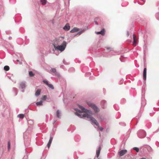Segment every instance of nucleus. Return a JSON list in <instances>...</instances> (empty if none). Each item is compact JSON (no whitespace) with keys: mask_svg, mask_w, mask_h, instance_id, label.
I'll return each mask as SVG.
<instances>
[{"mask_svg":"<svg viewBox=\"0 0 159 159\" xmlns=\"http://www.w3.org/2000/svg\"><path fill=\"white\" fill-rule=\"evenodd\" d=\"M36 104L37 106H41L43 105V101H40L39 102H37L36 103Z\"/></svg>","mask_w":159,"mask_h":159,"instance_id":"obj_20","label":"nucleus"},{"mask_svg":"<svg viewBox=\"0 0 159 159\" xmlns=\"http://www.w3.org/2000/svg\"><path fill=\"white\" fill-rule=\"evenodd\" d=\"M120 61H121V62H123V61H122L121 60V58H120Z\"/></svg>","mask_w":159,"mask_h":159,"instance_id":"obj_41","label":"nucleus"},{"mask_svg":"<svg viewBox=\"0 0 159 159\" xmlns=\"http://www.w3.org/2000/svg\"><path fill=\"white\" fill-rule=\"evenodd\" d=\"M70 28V27L69 24H66L64 27L63 28V29L66 31H68Z\"/></svg>","mask_w":159,"mask_h":159,"instance_id":"obj_9","label":"nucleus"},{"mask_svg":"<svg viewBox=\"0 0 159 159\" xmlns=\"http://www.w3.org/2000/svg\"><path fill=\"white\" fill-rule=\"evenodd\" d=\"M110 49V48H107V49L108 50H109Z\"/></svg>","mask_w":159,"mask_h":159,"instance_id":"obj_39","label":"nucleus"},{"mask_svg":"<svg viewBox=\"0 0 159 159\" xmlns=\"http://www.w3.org/2000/svg\"><path fill=\"white\" fill-rule=\"evenodd\" d=\"M79 30V29L77 27H74L70 30V32L71 33H74L78 31Z\"/></svg>","mask_w":159,"mask_h":159,"instance_id":"obj_12","label":"nucleus"},{"mask_svg":"<svg viewBox=\"0 0 159 159\" xmlns=\"http://www.w3.org/2000/svg\"><path fill=\"white\" fill-rule=\"evenodd\" d=\"M56 120H54L53 121V124H54L56 122Z\"/></svg>","mask_w":159,"mask_h":159,"instance_id":"obj_37","label":"nucleus"},{"mask_svg":"<svg viewBox=\"0 0 159 159\" xmlns=\"http://www.w3.org/2000/svg\"><path fill=\"white\" fill-rule=\"evenodd\" d=\"M95 23L97 25H98V23L97 22H95Z\"/></svg>","mask_w":159,"mask_h":159,"instance_id":"obj_42","label":"nucleus"},{"mask_svg":"<svg viewBox=\"0 0 159 159\" xmlns=\"http://www.w3.org/2000/svg\"><path fill=\"white\" fill-rule=\"evenodd\" d=\"M52 45L51 46L52 48V50L56 55L58 56L59 54L60 51V41L59 39H55L52 41Z\"/></svg>","mask_w":159,"mask_h":159,"instance_id":"obj_2","label":"nucleus"},{"mask_svg":"<svg viewBox=\"0 0 159 159\" xmlns=\"http://www.w3.org/2000/svg\"><path fill=\"white\" fill-rule=\"evenodd\" d=\"M47 98V96L46 95H44L43 96L42 99L43 100H45Z\"/></svg>","mask_w":159,"mask_h":159,"instance_id":"obj_35","label":"nucleus"},{"mask_svg":"<svg viewBox=\"0 0 159 159\" xmlns=\"http://www.w3.org/2000/svg\"><path fill=\"white\" fill-rule=\"evenodd\" d=\"M51 143L49 142H48V143L47 145L48 148H50L51 144Z\"/></svg>","mask_w":159,"mask_h":159,"instance_id":"obj_33","label":"nucleus"},{"mask_svg":"<svg viewBox=\"0 0 159 159\" xmlns=\"http://www.w3.org/2000/svg\"><path fill=\"white\" fill-rule=\"evenodd\" d=\"M49 73L52 74L53 75L56 76L57 75V73L55 68H52L50 70Z\"/></svg>","mask_w":159,"mask_h":159,"instance_id":"obj_8","label":"nucleus"},{"mask_svg":"<svg viewBox=\"0 0 159 159\" xmlns=\"http://www.w3.org/2000/svg\"><path fill=\"white\" fill-rule=\"evenodd\" d=\"M52 139H53V137L52 136H50L49 140V142H51L52 143Z\"/></svg>","mask_w":159,"mask_h":159,"instance_id":"obj_32","label":"nucleus"},{"mask_svg":"<svg viewBox=\"0 0 159 159\" xmlns=\"http://www.w3.org/2000/svg\"><path fill=\"white\" fill-rule=\"evenodd\" d=\"M29 75L30 76L32 77V76H33L34 75V74H33L32 71H29Z\"/></svg>","mask_w":159,"mask_h":159,"instance_id":"obj_25","label":"nucleus"},{"mask_svg":"<svg viewBox=\"0 0 159 159\" xmlns=\"http://www.w3.org/2000/svg\"><path fill=\"white\" fill-rule=\"evenodd\" d=\"M4 70L6 71H8L9 69V67L8 66H5L4 67Z\"/></svg>","mask_w":159,"mask_h":159,"instance_id":"obj_23","label":"nucleus"},{"mask_svg":"<svg viewBox=\"0 0 159 159\" xmlns=\"http://www.w3.org/2000/svg\"><path fill=\"white\" fill-rule=\"evenodd\" d=\"M86 29H83L81 30L77 33V34H76V35H80L82 33L84 32L86 30Z\"/></svg>","mask_w":159,"mask_h":159,"instance_id":"obj_13","label":"nucleus"},{"mask_svg":"<svg viewBox=\"0 0 159 159\" xmlns=\"http://www.w3.org/2000/svg\"><path fill=\"white\" fill-rule=\"evenodd\" d=\"M140 159H146L144 157H143V158H142Z\"/></svg>","mask_w":159,"mask_h":159,"instance_id":"obj_38","label":"nucleus"},{"mask_svg":"<svg viewBox=\"0 0 159 159\" xmlns=\"http://www.w3.org/2000/svg\"><path fill=\"white\" fill-rule=\"evenodd\" d=\"M88 104L94 111L95 113H97L99 111V109L95 104L91 103H88Z\"/></svg>","mask_w":159,"mask_h":159,"instance_id":"obj_4","label":"nucleus"},{"mask_svg":"<svg viewBox=\"0 0 159 159\" xmlns=\"http://www.w3.org/2000/svg\"><path fill=\"white\" fill-rule=\"evenodd\" d=\"M101 150V148L100 147L99 149L96 151V157L98 158L99 157Z\"/></svg>","mask_w":159,"mask_h":159,"instance_id":"obj_14","label":"nucleus"},{"mask_svg":"<svg viewBox=\"0 0 159 159\" xmlns=\"http://www.w3.org/2000/svg\"><path fill=\"white\" fill-rule=\"evenodd\" d=\"M11 37H9V39H11Z\"/></svg>","mask_w":159,"mask_h":159,"instance_id":"obj_45","label":"nucleus"},{"mask_svg":"<svg viewBox=\"0 0 159 159\" xmlns=\"http://www.w3.org/2000/svg\"><path fill=\"white\" fill-rule=\"evenodd\" d=\"M48 86L49 88H51V89H54L53 85L52 84H49Z\"/></svg>","mask_w":159,"mask_h":159,"instance_id":"obj_24","label":"nucleus"},{"mask_svg":"<svg viewBox=\"0 0 159 159\" xmlns=\"http://www.w3.org/2000/svg\"><path fill=\"white\" fill-rule=\"evenodd\" d=\"M127 35L128 36L129 35V31L127 32Z\"/></svg>","mask_w":159,"mask_h":159,"instance_id":"obj_36","label":"nucleus"},{"mask_svg":"<svg viewBox=\"0 0 159 159\" xmlns=\"http://www.w3.org/2000/svg\"><path fill=\"white\" fill-rule=\"evenodd\" d=\"M41 90L39 89H38L37 90L35 93V95L36 96H39Z\"/></svg>","mask_w":159,"mask_h":159,"instance_id":"obj_15","label":"nucleus"},{"mask_svg":"<svg viewBox=\"0 0 159 159\" xmlns=\"http://www.w3.org/2000/svg\"><path fill=\"white\" fill-rule=\"evenodd\" d=\"M138 137L140 138H143L145 137L146 134L145 131L143 130H140L137 132Z\"/></svg>","mask_w":159,"mask_h":159,"instance_id":"obj_3","label":"nucleus"},{"mask_svg":"<svg viewBox=\"0 0 159 159\" xmlns=\"http://www.w3.org/2000/svg\"><path fill=\"white\" fill-rule=\"evenodd\" d=\"M79 106L82 111L85 113L82 115L81 114V111L79 109H76L75 110L76 111V112H75V115L80 118H84L90 121L92 124H94L98 126V129H99L101 131H102L103 129V128L99 126V124L96 120L92 116L93 115L92 111L90 110L85 109L84 107L81 106L79 105Z\"/></svg>","mask_w":159,"mask_h":159,"instance_id":"obj_1","label":"nucleus"},{"mask_svg":"<svg viewBox=\"0 0 159 159\" xmlns=\"http://www.w3.org/2000/svg\"><path fill=\"white\" fill-rule=\"evenodd\" d=\"M67 45V43L64 41L60 45V52H63L65 49Z\"/></svg>","mask_w":159,"mask_h":159,"instance_id":"obj_6","label":"nucleus"},{"mask_svg":"<svg viewBox=\"0 0 159 159\" xmlns=\"http://www.w3.org/2000/svg\"><path fill=\"white\" fill-rule=\"evenodd\" d=\"M105 30L104 29H102L100 31L95 32V33L97 34H101L103 35L105 34Z\"/></svg>","mask_w":159,"mask_h":159,"instance_id":"obj_10","label":"nucleus"},{"mask_svg":"<svg viewBox=\"0 0 159 159\" xmlns=\"http://www.w3.org/2000/svg\"><path fill=\"white\" fill-rule=\"evenodd\" d=\"M13 91L15 93V95H16L17 94V89L16 88H14L13 89Z\"/></svg>","mask_w":159,"mask_h":159,"instance_id":"obj_22","label":"nucleus"},{"mask_svg":"<svg viewBox=\"0 0 159 159\" xmlns=\"http://www.w3.org/2000/svg\"><path fill=\"white\" fill-rule=\"evenodd\" d=\"M17 61H19V60H17Z\"/></svg>","mask_w":159,"mask_h":159,"instance_id":"obj_44","label":"nucleus"},{"mask_svg":"<svg viewBox=\"0 0 159 159\" xmlns=\"http://www.w3.org/2000/svg\"><path fill=\"white\" fill-rule=\"evenodd\" d=\"M98 159H100V158H98Z\"/></svg>","mask_w":159,"mask_h":159,"instance_id":"obj_47","label":"nucleus"},{"mask_svg":"<svg viewBox=\"0 0 159 159\" xmlns=\"http://www.w3.org/2000/svg\"><path fill=\"white\" fill-rule=\"evenodd\" d=\"M133 149L137 152H138L139 150V148L137 147H134L133 148Z\"/></svg>","mask_w":159,"mask_h":159,"instance_id":"obj_30","label":"nucleus"},{"mask_svg":"<svg viewBox=\"0 0 159 159\" xmlns=\"http://www.w3.org/2000/svg\"><path fill=\"white\" fill-rule=\"evenodd\" d=\"M10 141L8 142V150L9 151L10 149Z\"/></svg>","mask_w":159,"mask_h":159,"instance_id":"obj_28","label":"nucleus"},{"mask_svg":"<svg viewBox=\"0 0 159 159\" xmlns=\"http://www.w3.org/2000/svg\"><path fill=\"white\" fill-rule=\"evenodd\" d=\"M133 44L135 46L136 45V41L135 40V37L134 35H133Z\"/></svg>","mask_w":159,"mask_h":159,"instance_id":"obj_21","label":"nucleus"},{"mask_svg":"<svg viewBox=\"0 0 159 159\" xmlns=\"http://www.w3.org/2000/svg\"><path fill=\"white\" fill-rule=\"evenodd\" d=\"M40 2L43 5H45L47 2L46 0H40Z\"/></svg>","mask_w":159,"mask_h":159,"instance_id":"obj_18","label":"nucleus"},{"mask_svg":"<svg viewBox=\"0 0 159 159\" xmlns=\"http://www.w3.org/2000/svg\"><path fill=\"white\" fill-rule=\"evenodd\" d=\"M26 82L25 81L22 82L20 83V88L22 90L21 91L22 92H24V89H25L26 87Z\"/></svg>","mask_w":159,"mask_h":159,"instance_id":"obj_5","label":"nucleus"},{"mask_svg":"<svg viewBox=\"0 0 159 159\" xmlns=\"http://www.w3.org/2000/svg\"><path fill=\"white\" fill-rule=\"evenodd\" d=\"M56 18V17H54V19H53V20H55V19Z\"/></svg>","mask_w":159,"mask_h":159,"instance_id":"obj_40","label":"nucleus"},{"mask_svg":"<svg viewBox=\"0 0 159 159\" xmlns=\"http://www.w3.org/2000/svg\"><path fill=\"white\" fill-rule=\"evenodd\" d=\"M34 121L33 120H30L28 121V123L29 125L31 126L33 125L34 124Z\"/></svg>","mask_w":159,"mask_h":159,"instance_id":"obj_17","label":"nucleus"},{"mask_svg":"<svg viewBox=\"0 0 159 159\" xmlns=\"http://www.w3.org/2000/svg\"><path fill=\"white\" fill-rule=\"evenodd\" d=\"M156 17L157 19L158 20H159V14H157L156 15Z\"/></svg>","mask_w":159,"mask_h":159,"instance_id":"obj_34","label":"nucleus"},{"mask_svg":"<svg viewBox=\"0 0 159 159\" xmlns=\"http://www.w3.org/2000/svg\"><path fill=\"white\" fill-rule=\"evenodd\" d=\"M142 106H144L146 104V102L144 99L142 100V102L141 103Z\"/></svg>","mask_w":159,"mask_h":159,"instance_id":"obj_26","label":"nucleus"},{"mask_svg":"<svg viewBox=\"0 0 159 159\" xmlns=\"http://www.w3.org/2000/svg\"><path fill=\"white\" fill-rule=\"evenodd\" d=\"M43 82L45 84L47 85H48V84H49L48 81L46 80H43Z\"/></svg>","mask_w":159,"mask_h":159,"instance_id":"obj_29","label":"nucleus"},{"mask_svg":"<svg viewBox=\"0 0 159 159\" xmlns=\"http://www.w3.org/2000/svg\"><path fill=\"white\" fill-rule=\"evenodd\" d=\"M63 64L66 65H67L69 64V62H66L65 60L64 59L63 61Z\"/></svg>","mask_w":159,"mask_h":159,"instance_id":"obj_27","label":"nucleus"},{"mask_svg":"<svg viewBox=\"0 0 159 159\" xmlns=\"http://www.w3.org/2000/svg\"><path fill=\"white\" fill-rule=\"evenodd\" d=\"M112 52H111V53H112Z\"/></svg>","mask_w":159,"mask_h":159,"instance_id":"obj_46","label":"nucleus"},{"mask_svg":"<svg viewBox=\"0 0 159 159\" xmlns=\"http://www.w3.org/2000/svg\"><path fill=\"white\" fill-rule=\"evenodd\" d=\"M112 55H116L115 54H114V53H112Z\"/></svg>","mask_w":159,"mask_h":159,"instance_id":"obj_43","label":"nucleus"},{"mask_svg":"<svg viewBox=\"0 0 159 159\" xmlns=\"http://www.w3.org/2000/svg\"><path fill=\"white\" fill-rule=\"evenodd\" d=\"M20 119H23L24 117V115L23 114H19L17 116Z\"/></svg>","mask_w":159,"mask_h":159,"instance_id":"obj_19","label":"nucleus"},{"mask_svg":"<svg viewBox=\"0 0 159 159\" xmlns=\"http://www.w3.org/2000/svg\"><path fill=\"white\" fill-rule=\"evenodd\" d=\"M106 101L104 100L102 101L101 102V105L103 108H104L105 107L104 106L106 104Z\"/></svg>","mask_w":159,"mask_h":159,"instance_id":"obj_16","label":"nucleus"},{"mask_svg":"<svg viewBox=\"0 0 159 159\" xmlns=\"http://www.w3.org/2000/svg\"><path fill=\"white\" fill-rule=\"evenodd\" d=\"M59 110H58L57 112V116L58 118H59Z\"/></svg>","mask_w":159,"mask_h":159,"instance_id":"obj_31","label":"nucleus"},{"mask_svg":"<svg viewBox=\"0 0 159 159\" xmlns=\"http://www.w3.org/2000/svg\"><path fill=\"white\" fill-rule=\"evenodd\" d=\"M146 72L147 68H144L143 71V79L144 80H145L146 79Z\"/></svg>","mask_w":159,"mask_h":159,"instance_id":"obj_11","label":"nucleus"},{"mask_svg":"<svg viewBox=\"0 0 159 159\" xmlns=\"http://www.w3.org/2000/svg\"><path fill=\"white\" fill-rule=\"evenodd\" d=\"M127 152V150L125 149L122 150L119 152L118 154L120 156H122L125 154Z\"/></svg>","mask_w":159,"mask_h":159,"instance_id":"obj_7","label":"nucleus"}]
</instances>
